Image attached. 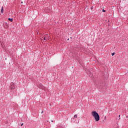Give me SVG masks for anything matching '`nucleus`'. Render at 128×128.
Returning <instances> with one entry per match:
<instances>
[{"instance_id": "1", "label": "nucleus", "mask_w": 128, "mask_h": 128, "mask_svg": "<svg viewBox=\"0 0 128 128\" xmlns=\"http://www.w3.org/2000/svg\"><path fill=\"white\" fill-rule=\"evenodd\" d=\"M91 114L94 118L96 122H98L100 120V115L98 112L94 111L91 112Z\"/></svg>"}, {"instance_id": "2", "label": "nucleus", "mask_w": 128, "mask_h": 128, "mask_svg": "<svg viewBox=\"0 0 128 128\" xmlns=\"http://www.w3.org/2000/svg\"><path fill=\"white\" fill-rule=\"evenodd\" d=\"M16 88V84L14 82L10 84V90H14Z\"/></svg>"}, {"instance_id": "3", "label": "nucleus", "mask_w": 128, "mask_h": 128, "mask_svg": "<svg viewBox=\"0 0 128 128\" xmlns=\"http://www.w3.org/2000/svg\"><path fill=\"white\" fill-rule=\"evenodd\" d=\"M48 38V34H45V36H43V39L44 40H45V42H46Z\"/></svg>"}, {"instance_id": "4", "label": "nucleus", "mask_w": 128, "mask_h": 128, "mask_svg": "<svg viewBox=\"0 0 128 128\" xmlns=\"http://www.w3.org/2000/svg\"><path fill=\"white\" fill-rule=\"evenodd\" d=\"M76 118H78V115L77 114H75L72 118L73 119Z\"/></svg>"}, {"instance_id": "5", "label": "nucleus", "mask_w": 128, "mask_h": 128, "mask_svg": "<svg viewBox=\"0 0 128 128\" xmlns=\"http://www.w3.org/2000/svg\"><path fill=\"white\" fill-rule=\"evenodd\" d=\"M1 12H2V14H3V12H4V7L2 8Z\"/></svg>"}, {"instance_id": "6", "label": "nucleus", "mask_w": 128, "mask_h": 128, "mask_svg": "<svg viewBox=\"0 0 128 128\" xmlns=\"http://www.w3.org/2000/svg\"><path fill=\"white\" fill-rule=\"evenodd\" d=\"M8 20H10V22H12L14 20L12 18H8Z\"/></svg>"}, {"instance_id": "7", "label": "nucleus", "mask_w": 128, "mask_h": 128, "mask_svg": "<svg viewBox=\"0 0 128 128\" xmlns=\"http://www.w3.org/2000/svg\"><path fill=\"white\" fill-rule=\"evenodd\" d=\"M112 56H114L116 54V52H113L112 54Z\"/></svg>"}, {"instance_id": "8", "label": "nucleus", "mask_w": 128, "mask_h": 128, "mask_svg": "<svg viewBox=\"0 0 128 128\" xmlns=\"http://www.w3.org/2000/svg\"><path fill=\"white\" fill-rule=\"evenodd\" d=\"M103 12H106V10H104V9L102 10Z\"/></svg>"}, {"instance_id": "9", "label": "nucleus", "mask_w": 128, "mask_h": 128, "mask_svg": "<svg viewBox=\"0 0 128 128\" xmlns=\"http://www.w3.org/2000/svg\"><path fill=\"white\" fill-rule=\"evenodd\" d=\"M24 126V123H22V124H21V126Z\"/></svg>"}, {"instance_id": "10", "label": "nucleus", "mask_w": 128, "mask_h": 128, "mask_svg": "<svg viewBox=\"0 0 128 128\" xmlns=\"http://www.w3.org/2000/svg\"><path fill=\"white\" fill-rule=\"evenodd\" d=\"M43 112H44V111H42V114Z\"/></svg>"}, {"instance_id": "11", "label": "nucleus", "mask_w": 128, "mask_h": 128, "mask_svg": "<svg viewBox=\"0 0 128 128\" xmlns=\"http://www.w3.org/2000/svg\"><path fill=\"white\" fill-rule=\"evenodd\" d=\"M120 116H119V118H120Z\"/></svg>"}]
</instances>
